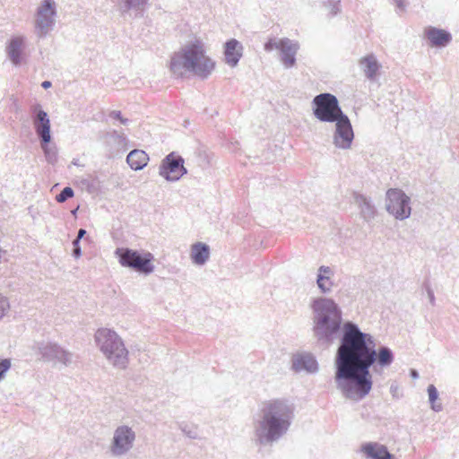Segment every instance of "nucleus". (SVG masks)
<instances>
[{
  "label": "nucleus",
  "instance_id": "obj_21",
  "mask_svg": "<svg viewBox=\"0 0 459 459\" xmlns=\"http://www.w3.org/2000/svg\"><path fill=\"white\" fill-rule=\"evenodd\" d=\"M126 161L132 169L141 170L148 164L149 156L144 151L135 149L129 152Z\"/></svg>",
  "mask_w": 459,
  "mask_h": 459
},
{
  "label": "nucleus",
  "instance_id": "obj_23",
  "mask_svg": "<svg viewBox=\"0 0 459 459\" xmlns=\"http://www.w3.org/2000/svg\"><path fill=\"white\" fill-rule=\"evenodd\" d=\"M103 139L106 145L110 149L120 148L126 144V137L121 131L113 130L111 132H108L103 136Z\"/></svg>",
  "mask_w": 459,
  "mask_h": 459
},
{
  "label": "nucleus",
  "instance_id": "obj_8",
  "mask_svg": "<svg viewBox=\"0 0 459 459\" xmlns=\"http://www.w3.org/2000/svg\"><path fill=\"white\" fill-rule=\"evenodd\" d=\"M136 440V433L132 427L122 424L114 431L109 444V452L114 457H121L127 455L134 447Z\"/></svg>",
  "mask_w": 459,
  "mask_h": 459
},
{
  "label": "nucleus",
  "instance_id": "obj_14",
  "mask_svg": "<svg viewBox=\"0 0 459 459\" xmlns=\"http://www.w3.org/2000/svg\"><path fill=\"white\" fill-rule=\"evenodd\" d=\"M281 61L285 68H290L296 64V54L299 48L298 42H295L288 38L281 39L280 45Z\"/></svg>",
  "mask_w": 459,
  "mask_h": 459
},
{
  "label": "nucleus",
  "instance_id": "obj_27",
  "mask_svg": "<svg viewBox=\"0 0 459 459\" xmlns=\"http://www.w3.org/2000/svg\"><path fill=\"white\" fill-rule=\"evenodd\" d=\"M40 145L44 152L47 161L50 164H54L57 160V153L56 149L49 147L48 143H40Z\"/></svg>",
  "mask_w": 459,
  "mask_h": 459
},
{
  "label": "nucleus",
  "instance_id": "obj_3",
  "mask_svg": "<svg viewBox=\"0 0 459 459\" xmlns=\"http://www.w3.org/2000/svg\"><path fill=\"white\" fill-rule=\"evenodd\" d=\"M313 115L321 122L335 123L333 144L336 148L350 149L354 138L351 121L331 93H320L312 100Z\"/></svg>",
  "mask_w": 459,
  "mask_h": 459
},
{
  "label": "nucleus",
  "instance_id": "obj_30",
  "mask_svg": "<svg viewBox=\"0 0 459 459\" xmlns=\"http://www.w3.org/2000/svg\"><path fill=\"white\" fill-rule=\"evenodd\" d=\"M281 44V39H271L264 44V50L267 52H270L273 49H280Z\"/></svg>",
  "mask_w": 459,
  "mask_h": 459
},
{
  "label": "nucleus",
  "instance_id": "obj_41",
  "mask_svg": "<svg viewBox=\"0 0 459 459\" xmlns=\"http://www.w3.org/2000/svg\"><path fill=\"white\" fill-rule=\"evenodd\" d=\"M428 294H429V299H430V302L433 303L434 302V294H433V291L431 290H428Z\"/></svg>",
  "mask_w": 459,
  "mask_h": 459
},
{
  "label": "nucleus",
  "instance_id": "obj_1",
  "mask_svg": "<svg viewBox=\"0 0 459 459\" xmlns=\"http://www.w3.org/2000/svg\"><path fill=\"white\" fill-rule=\"evenodd\" d=\"M310 307L313 335L320 346L331 345L342 329L335 356V383L346 398L362 400L372 389L370 368L389 367L394 359L392 350L386 346L377 350L375 338L351 321L342 327V312L333 299L316 298Z\"/></svg>",
  "mask_w": 459,
  "mask_h": 459
},
{
  "label": "nucleus",
  "instance_id": "obj_31",
  "mask_svg": "<svg viewBox=\"0 0 459 459\" xmlns=\"http://www.w3.org/2000/svg\"><path fill=\"white\" fill-rule=\"evenodd\" d=\"M11 368V360L8 359H0V380L4 377L5 373Z\"/></svg>",
  "mask_w": 459,
  "mask_h": 459
},
{
  "label": "nucleus",
  "instance_id": "obj_28",
  "mask_svg": "<svg viewBox=\"0 0 459 459\" xmlns=\"http://www.w3.org/2000/svg\"><path fill=\"white\" fill-rule=\"evenodd\" d=\"M74 195V192L73 188L66 186L56 196V200L58 203H65L67 199L73 197Z\"/></svg>",
  "mask_w": 459,
  "mask_h": 459
},
{
  "label": "nucleus",
  "instance_id": "obj_12",
  "mask_svg": "<svg viewBox=\"0 0 459 459\" xmlns=\"http://www.w3.org/2000/svg\"><path fill=\"white\" fill-rule=\"evenodd\" d=\"M353 199L359 211V216L364 221L369 222L376 218L377 210L370 197L355 192Z\"/></svg>",
  "mask_w": 459,
  "mask_h": 459
},
{
  "label": "nucleus",
  "instance_id": "obj_5",
  "mask_svg": "<svg viewBox=\"0 0 459 459\" xmlns=\"http://www.w3.org/2000/svg\"><path fill=\"white\" fill-rule=\"evenodd\" d=\"M94 341L109 365L117 369H126L128 367L129 351L115 331L100 328L94 334Z\"/></svg>",
  "mask_w": 459,
  "mask_h": 459
},
{
  "label": "nucleus",
  "instance_id": "obj_25",
  "mask_svg": "<svg viewBox=\"0 0 459 459\" xmlns=\"http://www.w3.org/2000/svg\"><path fill=\"white\" fill-rule=\"evenodd\" d=\"M316 285L322 293L328 294L333 290V282L329 277L316 276Z\"/></svg>",
  "mask_w": 459,
  "mask_h": 459
},
{
  "label": "nucleus",
  "instance_id": "obj_35",
  "mask_svg": "<svg viewBox=\"0 0 459 459\" xmlns=\"http://www.w3.org/2000/svg\"><path fill=\"white\" fill-rule=\"evenodd\" d=\"M180 429L182 430V432L186 435L188 437L190 438H196L197 437V434L195 430H192V429H187V427L186 425H180L179 426Z\"/></svg>",
  "mask_w": 459,
  "mask_h": 459
},
{
  "label": "nucleus",
  "instance_id": "obj_13",
  "mask_svg": "<svg viewBox=\"0 0 459 459\" xmlns=\"http://www.w3.org/2000/svg\"><path fill=\"white\" fill-rule=\"evenodd\" d=\"M33 126L40 143H49L51 141L50 120L46 111L39 109L33 119Z\"/></svg>",
  "mask_w": 459,
  "mask_h": 459
},
{
  "label": "nucleus",
  "instance_id": "obj_18",
  "mask_svg": "<svg viewBox=\"0 0 459 459\" xmlns=\"http://www.w3.org/2000/svg\"><path fill=\"white\" fill-rule=\"evenodd\" d=\"M362 451L372 459H393L394 457L385 446L377 443L365 444L362 446Z\"/></svg>",
  "mask_w": 459,
  "mask_h": 459
},
{
  "label": "nucleus",
  "instance_id": "obj_7",
  "mask_svg": "<svg viewBox=\"0 0 459 459\" xmlns=\"http://www.w3.org/2000/svg\"><path fill=\"white\" fill-rule=\"evenodd\" d=\"M115 253L124 267L132 268L144 274H150L154 270V265L152 264L153 255L149 252L142 255L138 251L130 248H117Z\"/></svg>",
  "mask_w": 459,
  "mask_h": 459
},
{
  "label": "nucleus",
  "instance_id": "obj_34",
  "mask_svg": "<svg viewBox=\"0 0 459 459\" xmlns=\"http://www.w3.org/2000/svg\"><path fill=\"white\" fill-rule=\"evenodd\" d=\"M73 246H74L73 255L75 258H79L82 255L80 241L78 239H74Z\"/></svg>",
  "mask_w": 459,
  "mask_h": 459
},
{
  "label": "nucleus",
  "instance_id": "obj_20",
  "mask_svg": "<svg viewBox=\"0 0 459 459\" xmlns=\"http://www.w3.org/2000/svg\"><path fill=\"white\" fill-rule=\"evenodd\" d=\"M23 45V37H14L6 48L10 60L16 65L21 64Z\"/></svg>",
  "mask_w": 459,
  "mask_h": 459
},
{
  "label": "nucleus",
  "instance_id": "obj_40",
  "mask_svg": "<svg viewBox=\"0 0 459 459\" xmlns=\"http://www.w3.org/2000/svg\"><path fill=\"white\" fill-rule=\"evenodd\" d=\"M41 86L44 88V89H48L51 86V82L49 81H44L41 84Z\"/></svg>",
  "mask_w": 459,
  "mask_h": 459
},
{
  "label": "nucleus",
  "instance_id": "obj_10",
  "mask_svg": "<svg viewBox=\"0 0 459 459\" xmlns=\"http://www.w3.org/2000/svg\"><path fill=\"white\" fill-rule=\"evenodd\" d=\"M38 353L45 362H50L54 365L61 364L68 367L73 362L74 355L71 351L64 349L55 342H40L37 347Z\"/></svg>",
  "mask_w": 459,
  "mask_h": 459
},
{
  "label": "nucleus",
  "instance_id": "obj_15",
  "mask_svg": "<svg viewBox=\"0 0 459 459\" xmlns=\"http://www.w3.org/2000/svg\"><path fill=\"white\" fill-rule=\"evenodd\" d=\"M243 55V46L239 41L231 39L225 43L224 56L225 62L230 67L238 65L239 59Z\"/></svg>",
  "mask_w": 459,
  "mask_h": 459
},
{
  "label": "nucleus",
  "instance_id": "obj_19",
  "mask_svg": "<svg viewBox=\"0 0 459 459\" xmlns=\"http://www.w3.org/2000/svg\"><path fill=\"white\" fill-rule=\"evenodd\" d=\"M190 256L195 264H204L210 257L209 246L202 242L192 245Z\"/></svg>",
  "mask_w": 459,
  "mask_h": 459
},
{
  "label": "nucleus",
  "instance_id": "obj_38",
  "mask_svg": "<svg viewBox=\"0 0 459 459\" xmlns=\"http://www.w3.org/2000/svg\"><path fill=\"white\" fill-rule=\"evenodd\" d=\"M394 3L396 4L397 7L403 10L404 9V2L403 0H394Z\"/></svg>",
  "mask_w": 459,
  "mask_h": 459
},
{
  "label": "nucleus",
  "instance_id": "obj_32",
  "mask_svg": "<svg viewBox=\"0 0 459 459\" xmlns=\"http://www.w3.org/2000/svg\"><path fill=\"white\" fill-rule=\"evenodd\" d=\"M333 275V272L329 266L321 265L317 270L316 276L329 277L332 279Z\"/></svg>",
  "mask_w": 459,
  "mask_h": 459
},
{
  "label": "nucleus",
  "instance_id": "obj_17",
  "mask_svg": "<svg viewBox=\"0 0 459 459\" xmlns=\"http://www.w3.org/2000/svg\"><path fill=\"white\" fill-rule=\"evenodd\" d=\"M292 368L295 371L306 370L309 373L316 372L318 369L317 362L311 354H302L293 359Z\"/></svg>",
  "mask_w": 459,
  "mask_h": 459
},
{
  "label": "nucleus",
  "instance_id": "obj_4",
  "mask_svg": "<svg viewBox=\"0 0 459 459\" xmlns=\"http://www.w3.org/2000/svg\"><path fill=\"white\" fill-rule=\"evenodd\" d=\"M215 68V62L206 55L204 42L195 39L184 45L170 58L169 69L177 77L186 74L206 79Z\"/></svg>",
  "mask_w": 459,
  "mask_h": 459
},
{
  "label": "nucleus",
  "instance_id": "obj_39",
  "mask_svg": "<svg viewBox=\"0 0 459 459\" xmlns=\"http://www.w3.org/2000/svg\"><path fill=\"white\" fill-rule=\"evenodd\" d=\"M411 377L414 379H417L419 377V374L417 372V370L415 369H411Z\"/></svg>",
  "mask_w": 459,
  "mask_h": 459
},
{
  "label": "nucleus",
  "instance_id": "obj_26",
  "mask_svg": "<svg viewBox=\"0 0 459 459\" xmlns=\"http://www.w3.org/2000/svg\"><path fill=\"white\" fill-rule=\"evenodd\" d=\"M428 393L432 410L435 411H440L442 410L441 403H436V401L438 397L437 388L433 385H429L428 386Z\"/></svg>",
  "mask_w": 459,
  "mask_h": 459
},
{
  "label": "nucleus",
  "instance_id": "obj_42",
  "mask_svg": "<svg viewBox=\"0 0 459 459\" xmlns=\"http://www.w3.org/2000/svg\"><path fill=\"white\" fill-rule=\"evenodd\" d=\"M77 210H78V207H77L76 209H74V211H72V213H73V214H75V213H76V212H77Z\"/></svg>",
  "mask_w": 459,
  "mask_h": 459
},
{
  "label": "nucleus",
  "instance_id": "obj_22",
  "mask_svg": "<svg viewBox=\"0 0 459 459\" xmlns=\"http://www.w3.org/2000/svg\"><path fill=\"white\" fill-rule=\"evenodd\" d=\"M359 65L368 79L373 80L376 78L380 68V65L373 54L362 57L359 60Z\"/></svg>",
  "mask_w": 459,
  "mask_h": 459
},
{
  "label": "nucleus",
  "instance_id": "obj_36",
  "mask_svg": "<svg viewBox=\"0 0 459 459\" xmlns=\"http://www.w3.org/2000/svg\"><path fill=\"white\" fill-rule=\"evenodd\" d=\"M330 5H331V14L332 15H336L338 13H340L341 9H340V1H337V2H334V3H332V2H329Z\"/></svg>",
  "mask_w": 459,
  "mask_h": 459
},
{
  "label": "nucleus",
  "instance_id": "obj_6",
  "mask_svg": "<svg viewBox=\"0 0 459 459\" xmlns=\"http://www.w3.org/2000/svg\"><path fill=\"white\" fill-rule=\"evenodd\" d=\"M56 17L55 0H43L35 13L34 32L39 39L45 38L53 29Z\"/></svg>",
  "mask_w": 459,
  "mask_h": 459
},
{
  "label": "nucleus",
  "instance_id": "obj_2",
  "mask_svg": "<svg viewBox=\"0 0 459 459\" xmlns=\"http://www.w3.org/2000/svg\"><path fill=\"white\" fill-rule=\"evenodd\" d=\"M295 406L287 399L264 401L253 422L254 442L260 446H272L289 431Z\"/></svg>",
  "mask_w": 459,
  "mask_h": 459
},
{
  "label": "nucleus",
  "instance_id": "obj_16",
  "mask_svg": "<svg viewBox=\"0 0 459 459\" xmlns=\"http://www.w3.org/2000/svg\"><path fill=\"white\" fill-rule=\"evenodd\" d=\"M425 34L432 47H445L452 40V36L448 31L435 27L428 28Z\"/></svg>",
  "mask_w": 459,
  "mask_h": 459
},
{
  "label": "nucleus",
  "instance_id": "obj_33",
  "mask_svg": "<svg viewBox=\"0 0 459 459\" xmlns=\"http://www.w3.org/2000/svg\"><path fill=\"white\" fill-rule=\"evenodd\" d=\"M109 117H112V118L119 120L123 125H126L128 122L127 118H124L122 117L121 111H119V110H113V111H111L109 113Z\"/></svg>",
  "mask_w": 459,
  "mask_h": 459
},
{
  "label": "nucleus",
  "instance_id": "obj_24",
  "mask_svg": "<svg viewBox=\"0 0 459 459\" xmlns=\"http://www.w3.org/2000/svg\"><path fill=\"white\" fill-rule=\"evenodd\" d=\"M117 7L122 15L129 13L130 11H142L147 0H117Z\"/></svg>",
  "mask_w": 459,
  "mask_h": 459
},
{
  "label": "nucleus",
  "instance_id": "obj_9",
  "mask_svg": "<svg viewBox=\"0 0 459 459\" xmlns=\"http://www.w3.org/2000/svg\"><path fill=\"white\" fill-rule=\"evenodd\" d=\"M410 197L401 189L390 188L386 192L385 209L397 220L403 221L410 217Z\"/></svg>",
  "mask_w": 459,
  "mask_h": 459
},
{
  "label": "nucleus",
  "instance_id": "obj_29",
  "mask_svg": "<svg viewBox=\"0 0 459 459\" xmlns=\"http://www.w3.org/2000/svg\"><path fill=\"white\" fill-rule=\"evenodd\" d=\"M10 309L8 299L0 293V319L3 318Z\"/></svg>",
  "mask_w": 459,
  "mask_h": 459
},
{
  "label": "nucleus",
  "instance_id": "obj_37",
  "mask_svg": "<svg viewBox=\"0 0 459 459\" xmlns=\"http://www.w3.org/2000/svg\"><path fill=\"white\" fill-rule=\"evenodd\" d=\"M86 230L84 229H80L78 230V234L75 239H78L79 241L85 236Z\"/></svg>",
  "mask_w": 459,
  "mask_h": 459
},
{
  "label": "nucleus",
  "instance_id": "obj_11",
  "mask_svg": "<svg viewBox=\"0 0 459 459\" xmlns=\"http://www.w3.org/2000/svg\"><path fill=\"white\" fill-rule=\"evenodd\" d=\"M187 173L184 166V159L175 152H170L162 160L159 167V175L167 181H178Z\"/></svg>",
  "mask_w": 459,
  "mask_h": 459
}]
</instances>
